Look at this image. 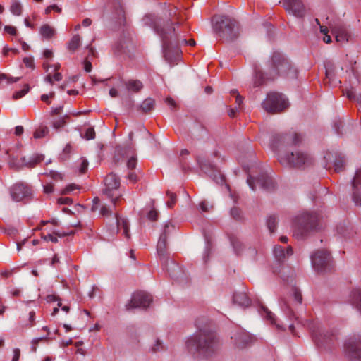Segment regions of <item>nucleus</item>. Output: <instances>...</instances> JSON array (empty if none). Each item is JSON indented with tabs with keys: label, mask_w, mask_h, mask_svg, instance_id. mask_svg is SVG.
Here are the masks:
<instances>
[{
	"label": "nucleus",
	"mask_w": 361,
	"mask_h": 361,
	"mask_svg": "<svg viewBox=\"0 0 361 361\" xmlns=\"http://www.w3.org/2000/svg\"><path fill=\"white\" fill-rule=\"evenodd\" d=\"M35 312L34 311L30 312L27 321L24 322L22 324V326L30 328V327L34 326L35 325Z\"/></svg>",
	"instance_id": "obj_39"
},
{
	"label": "nucleus",
	"mask_w": 361,
	"mask_h": 361,
	"mask_svg": "<svg viewBox=\"0 0 361 361\" xmlns=\"http://www.w3.org/2000/svg\"><path fill=\"white\" fill-rule=\"evenodd\" d=\"M166 236L165 235H161L159 239L158 243H157V252L159 255H164V252L166 247Z\"/></svg>",
	"instance_id": "obj_34"
},
{
	"label": "nucleus",
	"mask_w": 361,
	"mask_h": 361,
	"mask_svg": "<svg viewBox=\"0 0 361 361\" xmlns=\"http://www.w3.org/2000/svg\"><path fill=\"white\" fill-rule=\"evenodd\" d=\"M352 199L357 206H361V169L356 171L352 181Z\"/></svg>",
	"instance_id": "obj_18"
},
{
	"label": "nucleus",
	"mask_w": 361,
	"mask_h": 361,
	"mask_svg": "<svg viewBox=\"0 0 361 361\" xmlns=\"http://www.w3.org/2000/svg\"><path fill=\"white\" fill-rule=\"evenodd\" d=\"M32 188L25 183H17L11 189L12 198L16 202L30 197L32 195Z\"/></svg>",
	"instance_id": "obj_15"
},
{
	"label": "nucleus",
	"mask_w": 361,
	"mask_h": 361,
	"mask_svg": "<svg viewBox=\"0 0 361 361\" xmlns=\"http://www.w3.org/2000/svg\"><path fill=\"white\" fill-rule=\"evenodd\" d=\"M44 159V156L42 154L35 155L33 157H31L27 159L25 157H23L21 159L22 163H19L17 161V159L14 157H10V160L8 161V165L11 169L15 170H20L23 166L33 168L37 164L40 163Z\"/></svg>",
	"instance_id": "obj_13"
},
{
	"label": "nucleus",
	"mask_w": 361,
	"mask_h": 361,
	"mask_svg": "<svg viewBox=\"0 0 361 361\" xmlns=\"http://www.w3.org/2000/svg\"><path fill=\"white\" fill-rule=\"evenodd\" d=\"M105 188L103 190V194L111 199V202L116 204L121 195L114 197L113 192L117 190L121 185L119 177L114 173H109L104 180Z\"/></svg>",
	"instance_id": "obj_7"
},
{
	"label": "nucleus",
	"mask_w": 361,
	"mask_h": 361,
	"mask_svg": "<svg viewBox=\"0 0 361 361\" xmlns=\"http://www.w3.org/2000/svg\"><path fill=\"white\" fill-rule=\"evenodd\" d=\"M20 356V350L19 348H15L13 350V357L12 361H18Z\"/></svg>",
	"instance_id": "obj_62"
},
{
	"label": "nucleus",
	"mask_w": 361,
	"mask_h": 361,
	"mask_svg": "<svg viewBox=\"0 0 361 361\" xmlns=\"http://www.w3.org/2000/svg\"><path fill=\"white\" fill-rule=\"evenodd\" d=\"M199 165L200 169L206 173H209V176L218 184L224 183V176L215 166L209 163L208 160L199 159Z\"/></svg>",
	"instance_id": "obj_16"
},
{
	"label": "nucleus",
	"mask_w": 361,
	"mask_h": 361,
	"mask_svg": "<svg viewBox=\"0 0 361 361\" xmlns=\"http://www.w3.org/2000/svg\"><path fill=\"white\" fill-rule=\"evenodd\" d=\"M4 30L7 33H8V34H10L11 35H16V34H17L16 28L15 27H13V26H11V25H6L4 27Z\"/></svg>",
	"instance_id": "obj_55"
},
{
	"label": "nucleus",
	"mask_w": 361,
	"mask_h": 361,
	"mask_svg": "<svg viewBox=\"0 0 361 361\" xmlns=\"http://www.w3.org/2000/svg\"><path fill=\"white\" fill-rule=\"evenodd\" d=\"M3 80H7V83L11 84L18 82L20 80V78L9 77L5 73H0V82Z\"/></svg>",
	"instance_id": "obj_43"
},
{
	"label": "nucleus",
	"mask_w": 361,
	"mask_h": 361,
	"mask_svg": "<svg viewBox=\"0 0 361 361\" xmlns=\"http://www.w3.org/2000/svg\"><path fill=\"white\" fill-rule=\"evenodd\" d=\"M317 227H293V237L296 240H303L312 235Z\"/></svg>",
	"instance_id": "obj_19"
},
{
	"label": "nucleus",
	"mask_w": 361,
	"mask_h": 361,
	"mask_svg": "<svg viewBox=\"0 0 361 361\" xmlns=\"http://www.w3.org/2000/svg\"><path fill=\"white\" fill-rule=\"evenodd\" d=\"M165 102L171 107V110H175L178 108V105L173 98L167 97Z\"/></svg>",
	"instance_id": "obj_50"
},
{
	"label": "nucleus",
	"mask_w": 361,
	"mask_h": 361,
	"mask_svg": "<svg viewBox=\"0 0 361 361\" xmlns=\"http://www.w3.org/2000/svg\"><path fill=\"white\" fill-rule=\"evenodd\" d=\"M29 90H30L29 85H27V84L25 85L23 88L21 90L17 91L13 94V99H18L23 97L24 95H25L29 92Z\"/></svg>",
	"instance_id": "obj_38"
},
{
	"label": "nucleus",
	"mask_w": 361,
	"mask_h": 361,
	"mask_svg": "<svg viewBox=\"0 0 361 361\" xmlns=\"http://www.w3.org/2000/svg\"><path fill=\"white\" fill-rule=\"evenodd\" d=\"M84 68H85V71H87V72H90L92 70L91 62L90 61H88L87 59H85L84 61Z\"/></svg>",
	"instance_id": "obj_64"
},
{
	"label": "nucleus",
	"mask_w": 361,
	"mask_h": 361,
	"mask_svg": "<svg viewBox=\"0 0 361 361\" xmlns=\"http://www.w3.org/2000/svg\"><path fill=\"white\" fill-rule=\"evenodd\" d=\"M231 215L234 219H240L242 216L241 210L237 207L232 208Z\"/></svg>",
	"instance_id": "obj_47"
},
{
	"label": "nucleus",
	"mask_w": 361,
	"mask_h": 361,
	"mask_svg": "<svg viewBox=\"0 0 361 361\" xmlns=\"http://www.w3.org/2000/svg\"><path fill=\"white\" fill-rule=\"evenodd\" d=\"M234 338L236 342V345L240 348L248 344L252 340V336L244 331H240L238 332L236 335H235Z\"/></svg>",
	"instance_id": "obj_23"
},
{
	"label": "nucleus",
	"mask_w": 361,
	"mask_h": 361,
	"mask_svg": "<svg viewBox=\"0 0 361 361\" xmlns=\"http://www.w3.org/2000/svg\"><path fill=\"white\" fill-rule=\"evenodd\" d=\"M126 87L128 92H138L143 88V85L138 80H130L125 83Z\"/></svg>",
	"instance_id": "obj_25"
},
{
	"label": "nucleus",
	"mask_w": 361,
	"mask_h": 361,
	"mask_svg": "<svg viewBox=\"0 0 361 361\" xmlns=\"http://www.w3.org/2000/svg\"><path fill=\"white\" fill-rule=\"evenodd\" d=\"M200 209L202 212H208L213 209L214 206L207 200H202L200 202Z\"/></svg>",
	"instance_id": "obj_40"
},
{
	"label": "nucleus",
	"mask_w": 361,
	"mask_h": 361,
	"mask_svg": "<svg viewBox=\"0 0 361 361\" xmlns=\"http://www.w3.org/2000/svg\"><path fill=\"white\" fill-rule=\"evenodd\" d=\"M152 302V295L144 291H138L133 293L130 301L126 304L128 310L133 308H146Z\"/></svg>",
	"instance_id": "obj_10"
},
{
	"label": "nucleus",
	"mask_w": 361,
	"mask_h": 361,
	"mask_svg": "<svg viewBox=\"0 0 361 361\" xmlns=\"http://www.w3.org/2000/svg\"><path fill=\"white\" fill-rule=\"evenodd\" d=\"M352 300L361 312V289H356L353 291Z\"/></svg>",
	"instance_id": "obj_32"
},
{
	"label": "nucleus",
	"mask_w": 361,
	"mask_h": 361,
	"mask_svg": "<svg viewBox=\"0 0 361 361\" xmlns=\"http://www.w3.org/2000/svg\"><path fill=\"white\" fill-rule=\"evenodd\" d=\"M81 40L79 35H75L70 40L68 44V49L70 51H75L80 46Z\"/></svg>",
	"instance_id": "obj_30"
},
{
	"label": "nucleus",
	"mask_w": 361,
	"mask_h": 361,
	"mask_svg": "<svg viewBox=\"0 0 361 361\" xmlns=\"http://www.w3.org/2000/svg\"><path fill=\"white\" fill-rule=\"evenodd\" d=\"M114 218L116 219V226H128V221L125 217L118 214H115Z\"/></svg>",
	"instance_id": "obj_42"
},
{
	"label": "nucleus",
	"mask_w": 361,
	"mask_h": 361,
	"mask_svg": "<svg viewBox=\"0 0 361 361\" xmlns=\"http://www.w3.org/2000/svg\"><path fill=\"white\" fill-rule=\"evenodd\" d=\"M100 214L103 216H109L111 214V211L105 205H103L100 209Z\"/></svg>",
	"instance_id": "obj_56"
},
{
	"label": "nucleus",
	"mask_w": 361,
	"mask_h": 361,
	"mask_svg": "<svg viewBox=\"0 0 361 361\" xmlns=\"http://www.w3.org/2000/svg\"><path fill=\"white\" fill-rule=\"evenodd\" d=\"M283 4L285 10L297 18H303L307 13L302 0H283Z\"/></svg>",
	"instance_id": "obj_11"
},
{
	"label": "nucleus",
	"mask_w": 361,
	"mask_h": 361,
	"mask_svg": "<svg viewBox=\"0 0 361 361\" xmlns=\"http://www.w3.org/2000/svg\"><path fill=\"white\" fill-rule=\"evenodd\" d=\"M99 199L98 197H95L93 199L92 205L91 207V210L94 212L99 209Z\"/></svg>",
	"instance_id": "obj_61"
},
{
	"label": "nucleus",
	"mask_w": 361,
	"mask_h": 361,
	"mask_svg": "<svg viewBox=\"0 0 361 361\" xmlns=\"http://www.w3.org/2000/svg\"><path fill=\"white\" fill-rule=\"evenodd\" d=\"M69 116L68 115H65L64 116L54 120L52 122V126L56 130H59L62 128L67 123L66 119L68 118Z\"/></svg>",
	"instance_id": "obj_33"
},
{
	"label": "nucleus",
	"mask_w": 361,
	"mask_h": 361,
	"mask_svg": "<svg viewBox=\"0 0 361 361\" xmlns=\"http://www.w3.org/2000/svg\"><path fill=\"white\" fill-rule=\"evenodd\" d=\"M265 111L276 114L283 111L288 106V101L284 95L277 92L269 93L262 103Z\"/></svg>",
	"instance_id": "obj_5"
},
{
	"label": "nucleus",
	"mask_w": 361,
	"mask_h": 361,
	"mask_svg": "<svg viewBox=\"0 0 361 361\" xmlns=\"http://www.w3.org/2000/svg\"><path fill=\"white\" fill-rule=\"evenodd\" d=\"M106 232L109 233L116 234L121 233L126 239L130 238L128 227H106Z\"/></svg>",
	"instance_id": "obj_29"
},
{
	"label": "nucleus",
	"mask_w": 361,
	"mask_h": 361,
	"mask_svg": "<svg viewBox=\"0 0 361 361\" xmlns=\"http://www.w3.org/2000/svg\"><path fill=\"white\" fill-rule=\"evenodd\" d=\"M255 75L253 79V87H258L261 85H262L265 81L269 80L267 78L266 73H264L265 76L264 75V73L260 70L255 69Z\"/></svg>",
	"instance_id": "obj_26"
},
{
	"label": "nucleus",
	"mask_w": 361,
	"mask_h": 361,
	"mask_svg": "<svg viewBox=\"0 0 361 361\" xmlns=\"http://www.w3.org/2000/svg\"><path fill=\"white\" fill-rule=\"evenodd\" d=\"M218 345L214 334L208 330H200L186 341V346L190 351L209 354Z\"/></svg>",
	"instance_id": "obj_3"
},
{
	"label": "nucleus",
	"mask_w": 361,
	"mask_h": 361,
	"mask_svg": "<svg viewBox=\"0 0 361 361\" xmlns=\"http://www.w3.org/2000/svg\"><path fill=\"white\" fill-rule=\"evenodd\" d=\"M10 10L13 15L20 16L22 13L23 7L20 2L14 1L10 7Z\"/></svg>",
	"instance_id": "obj_36"
},
{
	"label": "nucleus",
	"mask_w": 361,
	"mask_h": 361,
	"mask_svg": "<svg viewBox=\"0 0 361 361\" xmlns=\"http://www.w3.org/2000/svg\"><path fill=\"white\" fill-rule=\"evenodd\" d=\"M278 223V218L275 214H271V216L267 219V226H275Z\"/></svg>",
	"instance_id": "obj_51"
},
{
	"label": "nucleus",
	"mask_w": 361,
	"mask_h": 361,
	"mask_svg": "<svg viewBox=\"0 0 361 361\" xmlns=\"http://www.w3.org/2000/svg\"><path fill=\"white\" fill-rule=\"evenodd\" d=\"M280 162L292 166L300 167L310 165L312 162V157L304 152L295 151L280 157Z\"/></svg>",
	"instance_id": "obj_6"
},
{
	"label": "nucleus",
	"mask_w": 361,
	"mask_h": 361,
	"mask_svg": "<svg viewBox=\"0 0 361 361\" xmlns=\"http://www.w3.org/2000/svg\"><path fill=\"white\" fill-rule=\"evenodd\" d=\"M53 191H54L53 185L47 184L44 186V193L50 194V193L53 192Z\"/></svg>",
	"instance_id": "obj_63"
},
{
	"label": "nucleus",
	"mask_w": 361,
	"mask_h": 361,
	"mask_svg": "<svg viewBox=\"0 0 361 361\" xmlns=\"http://www.w3.org/2000/svg\"><path fill=\"white\" fill-rule=\"evenodd\" d=\"M137 165V158L132 156L127 161V167L128 169H134Z\"/></svg>",
	"instance_id": "obj_48"
},
{
	"label": "nucleus",
	"mask_w": 361,
	"mask_h": 361,
	"mask_svg": "<svg viewBox=\"0 0 361 361\" xmlns=\"http://www.w3.org/2000/svg\"><path fill=\"white\" fill-rule=\"evenodd\" d=\"M293 253V252L291 247H288L286 252H285L284 249L281 245H276L274 248V255L278 261L284 260L287 257L292 255Z\"/></svg>",
	"instance_id": "obj_22"
},
{
	"label": "nucleus",
	"mask_w": 361,
	"mask_h": 361,
	"mask_svg": "<svg viewBox=\"0 0 361 361\" xmlns=\"http://www.w3.org/2000/svg\"><path fill=\"white\" fill-rule=\"evenodd\" d=\"M166 195L169 198L166 202V205L169 208H172L176 202V195L169 190L166 192Z\"/></svg>",
	"instance_id": "obj_41"
},
{
	"label": "nucleus",
	"mask_w": 361,
	"mask_h": 361,
	"mask_svg": "<svg viewBox=\"0 0 361 361\" xmlns=\"http://www.w3.org/2000/svg\"><path fill=\"white\" fill-rule=\"evenodd\" d=\"M302 141L300 135L298 133L276 134L272 137V145L275 147L298 145Z\"/></svg>",
	"instance_id": "obj_9"
},
{
	"label": "nucleus",
	"mask_w": 361,
	"mask_h": 361,
	"mask_svg": "<svg viewBox=\"0 0 361 361\" xmlns=\"http://www.w3.org/2000/svg\"><path fill=\"white\" fill-rule=\"evenodd\" d=\"M334 171L336 172H341L343 170L344 168V160L343 158L341 156H338L336 157L334 162Z\"/></svg>",
	"instance_id": "obj_35"
},
{
	"label": "nucleus",
	"mask_w": 361,
	"mask_h": 361,
	"mask_svg": "<svg viewBox=\"0 0 361 361\" xmlns=\"http://www.w3.org/2000/svg\"><path fill=\"white\" fill-rule=\"evenodd\" d=\"M51 11H55L58 13H61V8H59L57 5H51V6H49L48 7H47V8L45 9V13L46 14H49Z\"/></svg>",
	"instance_id": "obj_53"
},
{
	"label": "nucleus",
	"mask_w": 361,
	"mask_h": 361,
	"mask_svg": "<svg viewBox=\"0 0 361 361\" xmlns=\"http://www.w3.org/2000/svg\"><path fill=\"white\" fill-rule=\"evenodd\" d=\"M312 263L317 271H326L331 264V256L328 251L319 250L311 256Z\"/></svg>",
	"instance_id": "obj_8"
},
{
	"label": "nucleus",
	"mask_w": 361,
	"mask_h": 361,
	"mask_svg": "<svg viewBox=\"0 0 361 361\" xmlns=\"http://www.w3.org/2000/svg\"><path fill=\"white\" fill-rule=\"evenodd\" d=\"M312 339L318 347H324L332 343L336 336L332 331L318 329L312 332Z\"/></svg>",
	"instance_id": "obj_12"
},
{
	"label": "nucleus",
	"mask_w": 361,
	"mask_h": 361,
	"mask_svg": "<svg viewBox=\"0 0 361 361\" xmlns=\"http://www.w3.org/2000/svg\"><path fill=\"white\" fill-rule=\"evenodd\" d=\"M293 295L294 300H295V302L297 303L300 304L302 302V298L301 293L296 288H294L293 289Z\"/></svg>",
	"instance_id": "obj_46"
},
{
	"label": "nucleus",
	"mask_w": 361,
	"mask_h": 361,
	"mask_svg": "<svg viewBox=\"0 0 361 361\" xmlns=\"http://www.w3.org/2000/svg\"><path fill=\"white\" fill-rule=\"evenodd\" d=\"M58 202L61 204H71L73 200L69 197H61L58 199Z\"/></svg>",
	"instance_id": "obj_58"
},
{
	"label": "nucleus",
	"mask_w": 361,
	"mask_h": 361,
	"mask_svg": "<svg viewBox=\"0 0 361 361\" xmlns=\"http://www.w3.org/2000/svg\"><path fill=\"white\" fill-rule=\"evenodd\" d=\"M78 187L74 184V183H72V184H70L68 185H67L61 192V194L62 195H66V194H68L70 192L75 190V189H78Z\"/></svg>",
	"instance_id": "obj_49"
},
{
	"label": "nucleus",
	"mask_w": 361,
	"mask_h": 361,
	"mask_svg": "<svg viewBox=\"0 0 361 361\" xmlns=\"http://www.w3.org/2000/svg\"><path fill=\"white\" fill-rule=\"evenodd\" d=\"M162 349V344L159 340H157L155 344L152 347L153 352H157Z\"/></svg>",
	"instance_id": "obj_59"
},
{
	"label": "nucleus",
	"mask_w": 361,
	"mask_h": 361,
	"mask_svg": "<svg viewBox=\"0 0 361 361\" xmlns=\"http://www.w3.org/2000/svg\"><path fill=\"white\" fill-rule=\"evenodd\" d=\"M158 216H159V213L158 212L154 209H152L151 210H149L147 213V219L154 222L155 221L157 220L158 219Z\"/></svg>",
	"instance_id": "obj_44"
},
{
	"label": "nucleus",
	"mask_w": 361,
	"mask_h": 361,
	"mask_svg": "<svg viewBox=\"0 0 361 361\" xmlns=\"http://www.w3.org/2000/svg\"><path fill=\"white\" fill-rule=\"evenodd\" d=\"M155 105V101L152 98H147L140 105V109L142 111L147 113L152 111Z\"/></svg>",
	"instance_id": "obj_31"
},
{
	"label": "nucleus",
	"mask_w": 361,
	"mask_h": 361,
	"mask_svg": "<svg viewBox=\"0 0 361 361\" xmlns=\"http://www.w3.org/2000/svg\"><path fill=\"white\" fill-rule=\"evenodd\" d=\"M233 302L242 307H248L251 300L245 292L235 293L233 295Z\"/></svg>",
	"instance_id": "obj_24"
},
{
	"label": "nucleus",
	"mask_w": 361,
	"mask_h": 361,
	"mask_svg": "<svg viewBox=\"0 0 361 361\" xmlns=\"http://www.w3.org/2000/svg\"><path fill=\"white\" fill-rule=\"evenodd\" d=\"M82 162L80 164V171L81 173H85L88 168V161L87 159L82 158Z\"/></svg>",
	"instance_id": "obj_54"
},
{
	"label": "nucleus",
	"mask_w": 361,
	"mask_h": 361,
	"mask_svg": "<svg viewBox=\"0 0 361 361\" xmlns=\"http://www.w3.org/2000/svg\"><path fill=\"white\" fill-rule=\"evenodd\" d=\"M213 29L219 37L226 41H232L239 35L237 23L226 16H216L214 18Z\"/></svg>",
	"instance_id": "obj_4"
},
{
	"label": "nucleus",
	"mask_w": 361,
	"mask_h": 361,
	"mask_svg": "<svg viewBox=\"0 0 361 361\" xmlns=\"http://www.w3.org/2000/svg\"><path fill=\"white\" fill-rule=\"evenodd\" d=\"M260 187L267 190H271L275 188V183L271 177L267 174H261L257 179Z\"/></svg>",
	"instance_id": "obj_21"
},
{
	"label": "nucleus",
	"mask_w": 361,
	"mask_h": 361,
	"mask_svg": "<svg viewBox=\"0 0 361 361\" xmlns=\"http://www.w3.org/2000/svg\"><path fill=\"white\" fill-rule=\"evenodd\" d=\"M144 20L145 24L153 27L156 33L161 37L165 59L170 63H177L181 53L178 47L180 38L176 32L172 20H163L152 16H147Z\"/></svg>",
	"instance_id": "obj_1"
},
{
	"label": "nucleus",
	"mask_w": 361,
	"mask_h": 361,
	"mask_svg": "<svg viewBox=\"0 0 361 361\" xmlns=\"http://www.w3.org/2000/svg\"><path fill=\"white\" fill-rule=\"evenodd\" d=\"M73 231L72 230H69L68 228L67 231H54L51 233H47L42 234V238H44L46 241H51L52 243H56L58 241V238H62L67 235H70L73 234Z\"/></svg>",
	"instance_id": "obj_20"
},
{
	"label": "nucleus",
	"mask_w": 361,
	"mask_h": 361,
	"mask_svg": "<svg viewBox=\"0 0 361 361\" xmlns=\"http://www.w3.org/2000/svg\"><path fill=\"white\" fill-rule=\"evenodd\" d=\"M334 76V69L331 67L326 66V80H329V82L333 79Z\"/></svg>",
	"instance_id": "obj_52"
},
{
	"label": "nucleus",
	"mask_w": 361,
	"mask_h": 361,
	"mask_svg": "<svg viewBox=\"0 0 361 361\" xmlns=\"http://www.w3.org/2000/svg\"><path fill=\"white\" fill-rule=\"evenodd\" d=\"M329 26L338 42L345 43L350 40L351 35L343 24L341 23H331Z\"/></svg>",
	"instance_id": "obj_17"
},
{
	"label": "nucleus",
	"mask_w": 361,
	"mask_h": 361,
	"mask_svg": "<svg viewBox=\"0 0 361 361\" xmlns=\"http://www.w3.org/2000/svg\"><path fill=\"white\" fill-rule=\"evenodd\" d=\"M344 352L352 361H361V341L348 340L344 344Z\"/></svg>",
	"instance_id": "obj_14"
},
{
	"label": "nucleus",
	"mask_w": 361,
	"mask_h": 361,
	"mask_svg": "<svg viewBox=\"0 0 361 361\" xmlns=\"http://www.w3.org/2000/svg\"><path fill=\"white\" fill-rule=\"evenodd\" d=\"M49 133V128L47 126L41 127L37 129L34 133V137L36 139L44 137Z\"/></svg>",
	"instance_id": "obj_37"
},
{
	"label": "nucleus",
	"mask_w": 361,
	"mask_h": 361,
	"mask_svg": "<svg viewBox=\"0 0 361 361\" xmlns=\"http://www.w3.org/2000/svg\"><path fill=\"white\" fill-rule=\"evenodd\" d=\"M267 78L274 80L279 76L294 78L297 76V70L291 62L279 51H274L270 59L266 63Z\"/></svg>",
	"instance_id": "obj_2"
},
{
	"label": "nucleus",
	"mask_w": 361,
	"mask_h": 361,
	"mask_svg": "<svg viewBox=\"0 0 361 361\" xmlns=\"http://www.w3.org/2000/svg\"><path fill=\"white\" fill-rule=\"evenodd\" d=\"M23 63L25 64L27 67L33 68L34 67V61L31 57H25L23 59Z\"/></svg>",
	"instance_id": "obj_57"
},
{
	"label": "nucleus",
	"mask_w": 361,
	"mask_h": 361,
	"mask_svg": "<svg viewBox=\"0 0 361 361\" xmlns=\"http://www.w3.org/2000/svg\"><path fill=\"white\" fill-rule=\"evenodd\" d=\"M40 35L47 39H51L55 33V30L48 24H44L39 29Z\"/></svg>",
	"instance_id": "obj_28"
},
{
	"label": "nucleus",
	"mask_w": 361,
	"mask_h": 361,
	"mask_svg": "<svg viewBox=\"0 0 361 361\" xmlns=\"http://www.w3.org/2000/svg\"><path fill=\"white\" fill-rule=\"evenodd\" d=\"M247 183H248L250 188L252 190H256V186H255V178L253 177H252L251 176H249V177L247 179Z\"/></svg>",
	"instance_id": "obj_60"
},
{
	"label": "nucleus",
	"mask_w": 361,
	"mask_h": 361,
	"mask_svg": "<svg viewBox=\"0 0 361 361\" xmlns=\"http://www.w3.org/2000/svg\"><path fill=\"white\" fill-rule=\"evenodd\" d=\"M84 137L87 140L94 139L95 137L94 128L92 127L87 128Z\"/></svg>",
	"instance_id": "obj_45"
},
{
	"label": "nucleus",
	"mask_w": 361,
	"mask_h": 361,
	"mask_svg": "<svg viewBox=\"0 0 361 361\" xmlns=\"http://www.w3.org/2000/svg\"><path fill=\"white\" fill-rule=\"evenodd\" d=\"M259 313L262 317H264L267 321H269L271 324H276L278 329H281L279 324H277L276 322V319L274 317V314L269 311L265 307H261L259 309Z\"/></svg>",
	"instance_id": "obj_27"
}]
</instances>
